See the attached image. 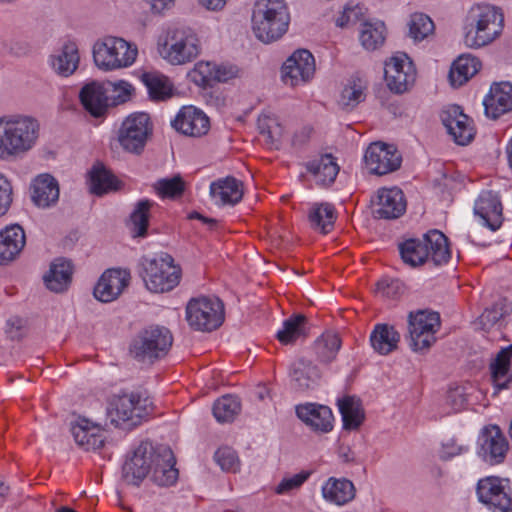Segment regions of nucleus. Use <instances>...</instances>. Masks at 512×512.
Listing matches in <instances>:
<instances>
[{
	"mask_svg": "<svg viewBox=\"0 0 512 512\" xmlns=\"http://www.w3.org/2000/svg\"><path fill=\"white\" fill-rule=\"evenodd\" d=\"M433 30L434 23L428 15L423 13H415L411 16L409 23V33L414 40H423L430 33H432Z\"/></svg>",
	"mask_w": 512,
	"mask_h": 512,
	"instance_id": "6e6d98bb",
	"label": "nucleus"
},
{
	"mask_svg": "<svg viewBox=\"0 0 512 512\" xmlns=\"http://www.w3.org/2000/svg\"><path fill=\"white\" fill-rule=\"evenodd\" d=\"M481 68V62L474 56L461 55L452 64L449 71V81L453 87L466 83Z\"/></svg>",
	"mask_w": 512,
	"mask_h": 512,
	"instance_id": "72a5a7b5",
	"label": "nucleus"
},
{
	"mask_svg": "<svg viewBox=\"0 0 512 512\" xmlns=\"http://www.w3.org/2000/svg\"><path fill=\"white\" fill-rule=\"evenodd\" d=\"M299 419L315 431L329 432L333 428V414L328 406L315 403L301 404L296 407Z\"/></svg>",
	"mask_w": 512,
	"mask_h": 512,
	"instance_id": "a878e982",
	"label": "nucleus"
},
{
	"mask_svg": "<svg viewBox=\"0 0 512 512\" xmlns=\"http://www.w3.org/2000/svg\"><path fill=\"white\" fill-rule=\"evenodd\" d=\"M290 14L284 0H257L252 13V29L261 42L272 43L288 30Z\"/></svg>",
	"mask_w": 512,
	"mask_h": 512,
	"instance_id": "20e7f679",
	"label": "nucleus"
},
{
	"mask_svg": "<svg viewBox=\"0 0 512 512\" xmlns=\"http://www.w3.org/2000/svg\"><path fill=\"white\" fill-rule=\"evenodd\" d=\"M503 25L504 16L500 8L475 4L466 16L464 42L470 48L488 45L500 36Z\"/></svg>",
	"mask_w": 512,
	"mask_h": 512,
	"instance_id": "f03ea898",
	"label": "nucleus"
},
{
	"mask_svg": "<svg viewBox=\"0 0 512 512\" xmlns=\"http://www.w3.org/2000/svg\"><path fill=\"white\" fill-rule=\"evenodd\" d=\"M474 212L492 231L498 230L504 220L501 200L493 191H483L480 194L475 202Z\"/></svg>",
	"mask_w": 512,
	"mask_h": 512,
	"instance_id": "5701e85b",
	"label": "nucleus"
},
{
	"mask_svg": "<svg viewBox=\"0 0 512 512\" xmlns=\"http://www.w3.org/2000/svg\"><path fill=\"white\" fill-rule=\"evenodd\" d=\"M153 187L160 197L176 199L184 193L185 182L180 175H175L171 178L159 179Z\"/></svg>",
	"mask_w": 512,
	"mask_h": 512,
	"instance_id": "864d4df0",
	"label": "nucleus"
},
{
	"mask_svg": "<svg viewBox=\"0 0 512 512\" xmlns=\"http://www.w3.org/2000/svg\"><path fill=\"white\" fill-rule=\"evenodd\" d=\"M3 46L11 55L17 57L24 56L30 51L29 44L19 39H7L3 42Z\"/></svg>",
	"mask_w": 512,
	"mask_h": 512,
	"instance_id": "0e129e2a",
	"label": "nucleus"
},
{
	"mask_svg": "<svg viewBox=\"0 0 512 512\" xmlns=\"http://www.w3.org/2000/svg\"><path fill=\"white\" fill-rule=\"evenodd\" d=\"M446 402L454 411H459L467 404L465 389L463 387L450 388L447 392Z\"/></svg>",
	"mask_w": 512,
	"mask_h": 512,
	"instance_id": "052dcab7",
	"label": "nucleus"
},
{
	"mask_svg": "<svg viewBox=\"0 0 512 512\" xmlns=\"http://www.w3.org/2000/svg\"><path fill=\"white\" fill-rule=\"evenodd\" d=\"M26 243L23 228L14 224L0 231V265L15 260Z\"/></svg>",
	"mask_w": 512,
	"mask_h": 512,
	"instance_id": "bb28decb",
	"label": "nucleus"
},
{
	"mask_svg": "<svg viewBox=\"0 0 512 512\" xmlns=\"http://www.w3.org/2000/svg\"><path fill=\"white\" fill-rule=\"evenodd\" d=\"M160 53L174 65L184 64L199 54V40L189 27H176L168 32Z\"/></svg>",
	"mask_w": 512,
	"mask_h": 512,
	"instance_id": "f8f14e48",
	"label": "nucleus"
},
{
	"mask_svg": "<svg viewBox=\"0 0 512 512\" xmlns=\"http://www.w3.org/2000/svg\"><path fill=\"white\" fill-rule=\"evenodd\" d=\"M197 71L202 77V82L211 85L212 82H227L238 75V68L230 64H213L210 62L199 63Z\"/></svg>",
	"mask_w": 512,
	"mask_h": 512,
	"instance_id": "a19ab883",
	"label": "nucleus"
},
{
	"mask_svg": "<svg viewBox=\"0 0 512 512\" xmlns=\"http://www.w3.org/2000/svg\"><path fill=\"white\" fill-rule=\"evenodd\" d=\"M511 312L512 302L506 298H502L495 302L491 308L484 310L479 317V323L482 325L483 329H488Z\"/></svg>",
	"mask_w": 512,
	"mask_h": 512,
	"instance_id": "603ef678",
	"label": "nucleus"
},
{
	"mask_svg": "<svg viewBox=\"0 0 512 512\" xmlns=\"http://www.w3.org/2000/svg\"><path fill=\"white\" fill-rule=\"evenodd\" d=\"M365 163L371 173L385 175L400 168L401 155L391 146L380 142L372 143L365 152Z\"/></svg>",
	"mask_w": 512,
	"mask_h": 512,
	"instance_id": "6ab92c4d",
	"label": "nucleus"
},
{
	"mask_svg": "<svg viewBox=\"0 0 512 512\" xmlns=\"http://www.w3.org/2000/svg\"><path fill=\"white\" fill-rule=\"evenodd\" d=\"M172 126L184 135L200 137L209 131L210 122L201 110L193 106H185L172 121Z\"/></svg>",
	"mask_w": 512,
	"mask_h": 512,
	"instance_id": "4be33fe9",
	"label": "nucleus"
},
{
	"mask_svg": "<svg viewBox=\"0 0 512 512\" xmlns=\"http://www.w3.org/2000/svg\"><path fill=\"white\" fill-rule=\"evenodd\" d=\"M73 275V265L70 260L57 258L50 264V269L43 280L48 290L63 293L68 290Z\"/></svg>",
	"mask_w": 512,
	"mask_h": 512,
	"instance_id": "c756f323",
	"label": "nucleus"
},
{
	"mask_svg": "<svg viewBox=\"0 0 512 512\" xmlns=\"http://www.w3.org/2000/svg\"><path fill=\"white\" fill-rule=\"evenodd\" d=\"M306 168L322 185L333 183L339 172V166L331 154H325L318 159L309 161Z\"/></svg>",
	"mask_w": 512,
	"mask_h": 512,
	"instance_id": "58836bf2",
	"label": "nucleus"
},
{
	"mask_svg": "<svg viewBox=\"0 0 512 512\" xmlns=\"http://www.w3.org/2000/svg\"><path fill=\"white\" fill-rule=\"evenodd\" d=\"M373 214L380 219H396L406 211V200L399 188H381L372 201Z\"/></svg>",
	"mask_w": 512,
	"mask_h": 512,
	"instance_id": "aec40b11",
	"label": "nucleus"
},
{
	"mask_svg": "<svg viewBox=\"0 0 512 512\" xmlns=\"http://www.w3.org/2000/svg\"><path fill=\"white\" fill-rule=\"evenodd\" d=\"M153 202L148 199L140 200L130 215L133 237H145L149 226L150 208Z\"/></svg>",
	"mask_w": 512,
	"mask_h": 512,
	"instance_id": "de8ad7c7",
	"label": "nucleus"
},
{
	"mask_svg": "<svg viewBox=\"0 0 512 512\" xmlns=\"http://www.w3.org/2000/svg\"><path fill=\"white\" fill-rule=\"evenodd\" d=\"M186 320L194 330H216L224 321L223 302L218 298H193L186 306Z\"/></svg>",
	"mask_w": 512,
	"mask_h": 512,
	"instance_id": "9b49d317",
	"label": "nucleus"
},
{
	"mask_svg": "<svg viewBox=\"0 0 512 512\" xmlns=\"http://www.w3.org/2000/svg\"><path fill=\"white\" fill-rule=\"evenodd\" d=\"M483 105L487 117L494 120L512 111V84L509 82L494 83L485 97Z\"/></svg>",
	"mask_w": 512,
	"mask_h": 512,
	"instance_id": "393cba45",
	"label": "nucleus"
},
{
	"mask_svg": "<svg viewBox=\"0 0 512 512\" xmlns=\"http://www.w3.org/2000/svg\"><path fill=\"white\" fill-rule=\"evenodd\" d=\"M404 284L398 279H382L377 283V292L387 298H396L404 292Z\"/></svg>",
	"mask_w": 512,
	"mask_h": 512,
	"instance_id": "13d9d810",
	"label": "nucleus"
},
{
	"mask_svg": "<svg viewBox=\"0 0 512 512\" xmlns=\"http://www.w3.org/2000/svg\"><path fill=\"white\" fill-rule=\"evenodd\" d=\"M137 48L114 36L99 39L93 46L95 65L104 71L130 66L136 59Z\"/></svg>",
	"mask_w": 512,
	"mask_h": 512,
	"instance_id": "6e6552de",
	"label": "nucleus"
},
{
	"mask_svg": "<svg viewBox=\"0 0 512 512\" xmlns=\"http://www.w3.org/2000/svg\"><path fill=\"white\" fill-rule=\"evenodd\" d=\"M364 87L360 80H352L341 92L339 105L346 110H351L365 100Z\"/></svg>",
	"mask_w": 512,
	"mask_h": 512,
	"instance_id": "5fc2aeb1",
	"label": "nucleus"
},
{
	"mask_svg": "<svg viewBox=\"0 0 512 512\" xmlns=\"http://www.w3.org/2000/svg\"><path fill=\"white\" fill-rule=\"evenodd\" d=\"M130 281V273L122 269L106 270L96 286L93 294L95 298L101 302L108 303L116 298L128 286Z\"/></svg>",
	"mask_w": 512,
	"mask_h": 512,
	"instance_id": "412c9836",
	"label": "nucleus"
},
{
	"mask_svg": "<svg viewBox=\"0 0 512 512\" xmlns=\"http://www.w3.org/2000/svg\"><path fill=\"white\" fill-rule=\"evenodd\" d=\"M356 16L357 13L354 8H346L341 16L337 18L336 25L341 28L347 27L350 23H355Z\"/></svg>",
	"mask_w": 512,
	"mask_h": 512,
	"instance_id": "338daca9",
	"label": "nucleus"
},
{
	"mask_svg": "<svg viewBox=\"0 0 512 512\" xmlns=\"http://www.w3.org/2000/svg\"><path fill=\"white\" fill-rule=\"evenodd\" d=\"M172 343L169 329L151 325L139 331L132 339L129 352L138 362L152 364L167 355Z\"/></svg>",
	"mask_w": 512,
	"mask_h": 512,
	"instance_id": "423d86ee",
	"label": "nucleus"
},
{
	"mask_svg": "<svg viewBox=\"0 0 512 512\" xmlns=\"http://www.w3.org/2000/svg\"><path fill=\"white\" fill-rule=\"evenodd\" d=\"M290 377L294 389L305 392L317 387L321 376L312 361L299 358L291 364Z\"/></svg>",
	"mask_w": 512,
	"mask_h": 512,
	"instance_id": "cd10ccee",
	"label": "nucleus"
},
{
	"mask_svg": "<svg viewBox=\"0 0 512 512\" xmlns=\"http://www.w3.org/2000/svg\"><path fill=\"white\" fill-rule=\"evenodd\" d=\"M341 347V339L335 333H324L315 342V351L319 361L329 363L335 359Z\"/></svg>",
	"mask_w": 512,
	"mask_h": 512,
	"instance_id": "8fccbe9b",
	"label": "nucleus"
},
{
	"mask_svg": "<svg viewBox=\"0 0 512 512\" xmlns=\"http://www.w3.org/2000/svg\"><path fill=\"white\" fill-rule=\"evenodd\" d=\"M512 345L502 347L489 365L491 380L495 387L494 395L502 389H508L512 382L511 371Z\"/></svg>",
	"mask_w": 512,
	"mask_h": 512,
	"instance_id": "c85d7f7f",
	"label": "nucleus"
},
{
	"mask_svg": "<svg viewBox=\"0 0 512 512\" xmlns=\"http://www.w3.org/2000/svg\"><path fill=\"white\" fill-rule=\"evenodd\" d=\"M31 199L41 208L54 205L59 199V185L56 179L49 174L37 176L31 185Z\"/></svg>",
	"mask_w": 512,
	"mask_h": 512,
	"instance_id": "7c9ffc66",
	"label": "nucleus"
},
{
	"mask_svg": "<svg viewBox=\"0 0 512 512\" xmlns=\"http://www.w3.org/2000/svg\"><path fill=\"white\" fill-rule=\"evenodd\" d=\"M404 263L411 267L423 265L431 259L436 266L448 263L451 258L448 238L439 230H430L423 239H407L399 244Z\"/></svg>",
	"mask_w": 512,
	"mask_h": 512,
	"instance_id": "7ed1b4c3",
	"label": "nucleus"
},
{
	"mask_svg": "<svg viewBox=\"0 0 512 512\" xmlns=\"http://www.w3.org/2000/svg\"><path fill=\"white\" fill-rule=\"evenodd\" d=\"M39 137V123L30 116L0 118V159L10 160L29 151Z\"/></svg>",
	"mask_w": 512,
	"mask_h": 512,
	"instance_id": "f257e3e1",
	"label": "nucleus"
},
{
	"mask_svg": "<svg viewBox=\"0 0 512 512\" xmlns=\"http://www.w3.org/2000/svg\"><path fill=\"white\" fill-rule=\"evenodd\" d=\"M153 134L151 117L145 112H135L127 116L118 130V142L128 153L140 155Z\"/></svg>",
	"mask_w": 512,
	"mask_h": 512,
	"instance_id": "9d476101",
	"label": "nucleus"
},
{
	"mask_svg": "<svg viewBox=\"0 0 512 512\" xmlns=\"http://www.w3.org/2000/svg\"><path fill=\"white\" fill-rule=\"evenodd\" d=\"M90 192L102 196L120 189L121 182L101 164H95L89 173Z\"/></svg>",
	"mask_w": 512,
	"mask_h": 512,
	"instance_id": "f704fd0d",
	"label": "nucleus"
},
{
	"mask_svg": "<svg viewBox=\"0 0 512 512\" xmlns=\"http://www.w3.org/2000/svg\"><path fill=\"white\" fill-rule=\"evenodd\" d=\"M336 219L334 206L329 203H322L313 207L309 213L311 225L320 229L324 234L328 233Z\"/></svg>",
	"mask_w": 512,
	"mask_h": 512,
	"instance_id": "49530a36",
	"label": "nucleus"
},
{
	"mask_svg": "<svg viewBox=\"0 0 512 512\" xmlns=\"http://www.w3.org/2000/svg\"><path fill=\"white\" fill-rule=\"evenodd\" d=\"M407 55L394 56L385 63L384 76L388 88L395 93H403L407 90L409 75L404 71Z\"/></svg>",
	"mask_w": 512,
	"mask_h": 512,
	"instance_id": "473e14b6",
	"label": "nucleus"
},
{
	"mask_svg": "<svg viewBox=\"0 0 512 512\" xmlns=\"http://www.w3.org/2000/svg\"><path fill=\"white\" fill-rule=\"evenodd\" d=\"M158 447L151 442L143 441L133 451L122 467V477L128 484L139 485L152 470L158 456Z\"/></svg>",
	"mask_w": 512,
	"mask_h": 512,
	"instance_id": "4468645a",
	"label": "nucleus"
},
{
	"mask_svg": "<svg viewBox=\"0 0 512 512\" xmlns=\"http://www.w3.org/2000/svg\"><path fill=\"white\" fill-rule=\"evenodd\" d=\"M307 318L303 314H295L286 319L283 328L276 334L277 339L284 345L294 343L298 338L306 336Z\"/></svg>",
	"mask_w": 512,
	"mask_h": 512,
	"instance_id": "37998d69",
	"label": "nucleus"
},
{
	"mask_svg": "<svg viewBox=\"0 0 512 512\" xmlns=\"http://www.w3.org/2000/svg\"><path fill=\"white\" fill-rule=\"evenodd\" d=\"M110 407L108 413L111 422L125 430L138 426L153 409L148 397L142 398L135 393L115 396Z\"/></svg>",
	"mask_w": 512,
	"mask_h": 512,
	"instance_id": "1a4fd4ad",
	"label": "nucleus"
},
{
	"mask_svg": "<svg viewBox=\"0 0 512 512\" xmlns=\"http://www.w3.org/2000/svg\"><path fill=\"white\" fill-rule=\"evenodd\" d=\"M312 132L313 128L309 126L302 127L300 130L294 133L292 138V145L297 148L303 147L309 142Z\"/></svg>",
	"mask_w": 512,
	"mask_h": 512,
	"instance_id": "69168bd1",
	"label": "nucleus"
},
{
	"mask_svg": "<svg viewBox=\"0 0 512 512\" xmlns=\"http://www.w3.org/2000/svg\"><path fill=\"white\" fill-rule=\"evenodd\" d=\"M241 403L238 397L225 395L213 405V415L218 422H232L240 413Z\"/></svg>",
	"mask_w": 512,
	"mask_h": 512,
	"instance_id": "a18cd8bd",
	"label": "nucleus"
},
{
	"mask_svg": "<svg viewBox=\"0 0 512 512\" xmlns=\"http://www.w3.org/2000/svg\"><path fill=\"white\" fill-rule=\"evenodd\" d=\"M338 406L342 415L343 428L346 430H357L365 419L360 399L355 396H345L338 400Z\"/></svg>",
	"mask_w": 512,
	"mask_h": 512,
	"instance_id": "e433bc0d",
	"label": "nucleus"
},
{
	"mask_svg": "<svg viewBox=\"0 0 512 512\" xmlns=\"http://www.w3.org/2000/svg\"><path fill=\"white\" fill-rule=\"evenodd\" d=\"M210 194L213 198L219 199L218 203L221 205H235L242 199L243 191L240 182L233 177H227L213 182L210 186Z\"/></svg>",
	"mask_w": 512,
	"mask_h": 512,
	"instance_id": "4c0bfd02",
	"label": "nucleus"
},
{
	"mask_svg": "<svg viewBox=\"0 0 512 512\" xmlns=\"http://www.w3.org/2000/svg\"><path fill=\"white\" fill-rule=\"evenodd\" d=\"M440 328V316L436 312L419 310L408 315L410 346L414 351L424 352L435 343V333Z\"/></svg>",
	"mask_w": 512,
	"mask_h": 512,
	"instance_id": "ddd939ff",
	"label": "nucleus"
},
{
	"mask_svg": "<svg viewBox=\"0 0 512 512\" xmlns=\"http://www.w3.org/2000/svg\"><path fill=\"white\" fill-rule=\"evenodd\" d=\"M354 491V485L351 481L334 478H330L322 489L324 498L337 505H343L352 500L355 496Z\"/></svg>",
	"mask_w": 512,
	"mask_h": 512,
	"instance_id": "79ce46f5",
	"label": "nucleus"
},
{
	"mask_svg": "<svg viewBox=\"0 0 512 512\" xmlns=\"http://www.w3.org/2000/svg\"><path fill=\"white\" fill-rule=\"evenodd\" d=\"M384 30L385 26L383 22L362 23L360 30V41L362 46L367 50H376L385 41Z\"/></svg>",
	"mask_w": 512,
	"mask_h": 512,
	"instance_id": "09e8293b",
	"label": "nucleus"
},
{
	"mask_svg": "<svg viewBox=\"0 0 512 512\" xmlns=\"http://www.w3.org/2000/svg\"><path fill=\"white\" fill-rule=\"evenodd\" d=\"M188 218L189 219H198V220L202 221L204 224L208 225L209 229H211V230L214 229L217 226V220L216 219L206 217V216L200 214L197 211L191 212L188 215Z\"/></svg>",
	"mask_w": 512,
	"mask_h": 512,
	"instance_id": "774afa93",
	"label": "nucleus"
},
{
	"mask_svg": "<svg viewBox=\"0 0 512 512\" xmlns=\"http://www.w3.org/2000/svg\"><path fill=\"white\" fill-rule=\"evenodd\" d=\"M309 473L301 472L290 478L283 479L276 488V493L284 494L300 487L308 478Z\"/></svg>",
	"mask_w": 512,
	"mask_h": 512,
	"instance_id": "680f3d73",
	"label": "nucleus"
},
{
	"mask_svg": "<svg viewBox=\"0 0 512 512\" xmlns=\"http://www.w3.org/2000/svg\"><path fill=\"white\" fill-rule=\"evenodd\" d=\"M151 470V480L158 486L168 487L176 483L178 470L172 450L165 445H159L158 456Z\"/></svg>",
	"mask_w": 512,
	"mask_h": 512,
	"instance_id": "b1692460",
	"label": "nucleus"
},
{
	"mask_svg": "<svg viewBox=\"0 0 512 512\" xmlns=\"http://www.w3.org/2000/svg\"><path fill=\"white\" fill-rule=\"evenodd\" d=\"M142 82L152 100H165L172 95V85L167 77L153 72L143 73Z\"/></svg>",
	"mask_w": 512,
	"mask_h": 512,
	"instance_id": "c03bdc74",
	"label": "nucleus"
},
{
	"mask_svg": "<svg viewBox=\"0 0 512 512\" xmlns=\"http://www.w3.org/2000/svg\"><path fill=\"white\" fill-rule=\"evenodd\" d=\"M257 123L260 134L265 138V144L269 147L276 146L283 132L278 119L263 114L259 116Z\"/></svg>",
	"mask_w": 512,
	"mask_h": 512,
	"instance_id": "3c124183",
	"label": "nucleus"
},
{
	"mask_svg": "<svg viewBox=\"0 0 512 512\" xmlns=\"http://www.w3.org/2000/svg\"><path fill=\"white\" fill-rule=\"evenodd\" d=\"M508 479L490 476L479 480L477 494L484 504L492 505L501 512L512 511V489Z\"/></svg>",
	"mask_w": 512,
	"mask_h": 512,
	"instance_id": "2eb2a0df",
	"label": "nucleus"
},
{
	"mask_svg": "<svg viewBox=\"0 0 512 512\" xmlns=\"http://www.w3.org/2000/svg\"><path fill=\"white\" fill-rule=\"evenodd\" d=\"M214 459L221 469L227 472H236L240 465L237 453L230 447L219 448L214 454Z\"/></svg>",
	"mask_w": 512,
	"mask_h": 512,
	"instance_id": "4d7b16f0",
	"label": "nucleus"
},
{
	"mask_svg": "<svg viewBox=\"0 0 512 512\" xmlns=\"http://www.w3.org/2000/svg\"><path fill=\"white\" fill-rule=\"evenodd\" d=\"M479 442V455L485 462L490 465H497L504 462L509 444L498 426L490 425L485 427L481 432Z\"/></svg>",
	"mask_w": 512,
	"mask_h": 512,
	"instance_id": "a211bd4d",
	"label": "nucleus"
},
{
	"mask_svg": "<svg viewBox=\"0 0 512 512\" xmlns=\"http://www.w3.org/2000/svg\"><path fill=\"white\" fill-rule=\"evenodd\" d=\"M76 443L85 450H97L103 447L104 438L98 426L91 425L90 421L82 419L71 428Z\"/></svg>",
	"mask_w": 512,
	"mask_h": 512,
	"instance_id": "2f4dec72",
	"label": "nucleus"
},
{
	"mask_svg": "<svg viewBox=\"0 0 512 512\" xmlns=\"http://www.w3.org/2000/svg\"><path fill=\"white\" fill-rule=\"evenodd\" d=\"M131 90L132 86L124 81L118 84L109 81L106 83L92 81L81 88L79 99L85 111L92 117L103 118L110 106L125 103L129 99Z\"/></svg>",
	"mask_w": 512,
	"mask_h": 512,
	"instance_id": "39448f33",
	"label": "nucleus"
},
{
	"mask_svg": "<svg viewBox=\"0 0 512 512\" xmlns=\"http://www.w3.org/2000/svg\"><path fill=\"white\" fill-rule=\"evenodd\" d=\"M173 262L174 259L169 254H163L159 258L142 259L140 275L147 289L154 293H164L179 284L181 270Z\"/></svg>",
	"mask_w": 512,
	"mask_h": 512,
	"instance_id": "0eeeda50",
	"label": "nucleus"
},
{
	"mask_svg": "<svg viewBox=\"0 0 512 512\" xmlns=\"http://www.w3.org/2000/svg\"><path fill=\"white\" fill-rule=\"evenodd\" d=\"M79 53L75 42H66L58 54L52 56L54 70L63 76L71 75L78 67Z\"/></svg>",
	"mask_w": 512,
	"mask_h": 512,
	"instance_id": "ea45409f",
	"label": "nucleus"
},
{
	"mask_svg": "<svg viewBox=\"0 0 512 512\" xmlns=\"http://www.w3.org/2000/svg\"><path fill=\"white\" fill-rule=\"evenodd\" d=\"M467 447L459 445L455 439H449L442 444L440 458L442 460H449L454 456L460 455L467 451Z\"/></svg>",
	"mask_w": 512,
	"mask_h": 512,
	"instance_id": "e2e57ef3",
	"label": "nucleus"
},
{
	"mask_svg": "<svg viewBox=\"0 0 512 512\" xmlns=\"http://www.w3.org/2000/svg\"><path fill=\"white\" fill-rule=\"evenodd\" d=\"M441 121L458 145L469 144L475 136L472 119L458 105H452L440 114Z\"/></svg>",
	"mask_w": 512,
	"mask_h": 512,
	"instance_id": "f3484780",
	"label": "nucleus"
},
{
	"mask_svg": "<svg viewBox=\"0 0 512 512\" xmlns=\"http://www.w3.org/2000/svg\"><path fill=\"white\" fill-rule=\"evenodd\" d=\"M12 203V186L9 180L0 173V217L5 215Z\"/></svg>",
	"mask_w": 512,
	"mask_h": 512,
	"instance_id": "bf43d9fd",
	"label": "nucleus"
},
{
	"mask_svg": "<svg viewBox=\"0 0 512 512\" xmlns=\"http://www.w3.org/2000/svg\"><path fill=\"white\" fill-rule=\"evenodd\" d=\"M399 341L400 334L388 324H377L370 335L371 346L382 355H387L397 349Z\"/></svg>",
	"mask_w": 512,
	"mask_h": 512,
	"instance_id": "c9c22d12",
	"label": "nucleus"
},
{
	"mask_svg": "<svg viewBox=\"0 0 512 512\" xmlns=\"http://www.w3.org/2000/svg\"><path fill=\"white\" fill-rule=\"evenodd\" d=\"M315 72V60L310 51H295L282 66V80L291 87L309 81Z\"/></svg>",
	"mask_w": 512,
	"mask_h": 512,
	"instance_id": "dca6fc26",
	"label": "nucleus"
}]
</instances>
